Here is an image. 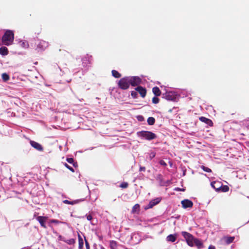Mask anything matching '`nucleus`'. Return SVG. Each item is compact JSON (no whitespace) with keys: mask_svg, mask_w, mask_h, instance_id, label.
I'll return each instance as SVG.
<instances>
[{"mask_svg":"<svg viewBox=\"0 0 249 249\" xmlns=\"http://www.w3.org/2000/svg\"><path fill=\"white\" fill-rule=\"evenodd\" d=\"M14 39V34L12 31L7 30L1 38L3 43L5 45H9L12 44Z\"/></svg>","mask_w":249,"mask_h":249,"instance_id":"obj_1","label":"nucleus"},{"mask_svg":"<svg viewBox=\"0 0 249 249\" xmlns=\"http://www.w3.org/2000/svg\"><path fill=\"white\" fill-rule=\"evenodd\" d=\"M137 135L141 137L144 138L145 139L150 141L156 138V135L148 131H142L137 133Z\"/></svg>","mask_w":249,"mask_h":249,"instance_id":"obj_2","label":"nucleus"},{"mask_svg":"<svg viewBox=\"0 0 249 249\" xmlns=\"http://www.w3.org/2000/svg\"><path fill=\"white\" fill-rule=\"evenodd\" d=\"M130 81L128 76H125L122 78L118 83L119 88L125 90L129 88L130 86Z\"/></svg>","mask_w":249,"mask_h":249,"instance_id":"obj_3","label":"nucleus"},{"mask_svg":"<svg viewBox=\"0 0 249 249\" xmlns=\"http://www.w3.org/2000/svg\"><path fill=\"white\" fill-rule=\"evenodd\" d=\"M181 234L185 239L187 244L189 246L193 247L194 246V240L195 238L193 236V235L186 231H182Z\"/></svg>","mask_w":249,"mask_h":249,"instance_id":"obj_4","label":"nucleus"},{"mask_svg":"<svg viewBox=\"0 0 249 249\" xmlns=\"http://www.w3.org/2000/svg\"><path fill=\"white\" fill-rule=\"evenodd\" d=\"M130 81V84L135 87L138 86L142 82V79L139 76H128Z\"/></svg>","mask_w":249,"mask_h":249,"instance_id":"obj_5","label":"nucleus"},{"mask_svg":"<svg viewBox=\"0 0 249 249\" xmlns=\"http://www.w3.org/2000/svg\"><path fill=\"white\" fill-rule=\"evenodd\" d=\"M163 98L168 101H175L176 99V94L173 92H166L163 94Z\"/></svg>","mask_w":249,"mask_h":249,"instance_id":"obj_6","label":"nucleus"},{"mask_svg":"<svg viewBox=\"0 0 249 249\" xmlns=\"http://www.w3.org/2000/svg\"><path fill=\"white\" fill-rule=\"evenodd\" d=\"M135 89L139 93L142 97L144 98L145 97L146 95V89L145 88L138 86Z\"/></svg>","mask_w":249,"mask_h":249,"instance_id":"obj_7","label":"nucleus"},{"mask_svg":"<svg viewBox=\"0 0 249 249\" xmlns=\"http://www.w3.org/2000/svg\"><path fill=\"white\" fill-rule=\"evenodd\" d=\"M48 217L47 216H38L36 217V220L40 223L41 227L44 228H46L45 222L48 220Z\"/></svg>","mask_w":249,"mask_h":249,"instance_id":"obj_8","label":"nucleus"},{"mask_svg":"<svg viewBox=\"0 0 249 249\" xmlns=\"http://www.w3.org/2000/svg\"><path fill=\"white\" fill-rule=\"evenodd\" d=\"M181 203L182 207L184 208H192L193 205V202L189 199L183 200L181 201Z\"/></svg>","mask_w":249,"mask_h":249,"instance_id":"obj_9","label":"nucleus"},{"mask_svg":"<svg viewBox=\"0 0 249 249\" xmlns=\"http://www.w3.org/2000/svg\"><path fill=\"white\" fill-rule=\"evenodd\" d=\"M48 45V43L44 40H40L37 44V48L39 50H44Z\"/></svg>","mask_w":249,"mask_h":249,"instance_id":"obj_10","label":"nucleus"},{"mask_svg":"<svg viewBox=\"0 0 249 249\" xmlns=\"http://www.w3.org/2000/svg\"><path fill=\"white\" fill-rule=\"evenodd\" d=\"M30 143L31 145H32V146H33L36 149L39 151H42L43 150V147L39 143H38L36 142L33 141H31Z\"/></svg>","mask_w":249,"mask_h":249,"instance_id":"obj_11","label":"nucleus"},{"mask_svg":"<svg viewBox=\"0 0 249 249\" xmlns=\"http://www.w3.org/2000/svg\"><path fill=\"white\" fill-rule=\"evenodd\" d=\"M161 200V199L160 197H158V198H156L155 199L152 200L148 204L147 208V209L152 208L153 207H154L156 205L159 204Z\"/></svg>","mask_w":249,"mask_h":249,"instance_id":"obj_12","label":"nucleus"},{"mask_svg":"<svg viewBox=\"0 0 249 249\" xmlns=\"http://www.w3.org/2000/svg\"><path fill=\"white\" fill-rule=\"evenodd\" d=\"M199 120L202 122L205 123L208 125L212 126L213 125V123L212 121L208 118H207L205 117L201 116L199 118Z\"/></svg>","mask_w":249,"mask_h":249,"instance_id":"obj_13","label":"nucleus"},{"mask_svg":"<svg viewBox=\"0 0 249 249\" xmlns=\"http://www.w3.org/2000/svg\"><path fill=\"white\" fill-rule=\"evenodd\" d=\"M215 182H212L211 185L213 186V187L217 190H219V189H220L222 191V192H227L229 190V187L227 185L221 186L220 187L216 188L215 187V186H214V184H215Z\"/></svg>","mask_w":249,"mask_h":249,"instance_id":"obj_14","label":"nucleus"},{"mask_svg":"<svg viewBox=\"0 0 249 249\" xmlns=\"http://www.w3.org/2000/svg\"><path fill=\"white\" fill-rule=\"evenodd\" d=\"M234 236H225L223 238V240L227 244H230L233 242L234 240Z\"/></svg>","mask_w":249,"mask_h":249,"instance_id":"obj_15","label":"nucleus"},{"mask_svg":"<svg viewBox=\"0 0 249 249\" xmlns=\"http://www.w3.org/2000/svg\"><path fill=\"white\" fill-rule=\"evenodd\" d=\"M79 249H83L84 241L79 234H78Z\"/></svg>","mask_w":249,"mask_h":249,"instance_id":"obj_16","label":"nucleus"},{"mask_svg":"<svg viewBox=\"0 0 249 249\" xmlns=\"http://www.w3.org/2000/svg\"><path fill=\"white\" fill-rule=\"evenodd\" d=\"M152 92L156 96H159L161 94V91L158 87H154L153 88Z\"/></svg>","mask_w":249,"mask_h":249,"instance_id":"obj_17","label":"nucleus"},{"mask_svg":"<svg viewBox=\"0 0 249 249\" xmlns=\"http://www.w3.org/2000/svg\"><path fill=\"white\" fill-rule=\"evenodd\" d=\"M80 201H81L80 200L77 199L73 201H69L68 200H63V202L65 204H70V205H74L78 203Z\"/></svg>","mask_w":249,"mask_h":249,"instance_id":"obj_18","label":"nucleus"},{"mask_svg":"<svg viewBox=\"0 0 249 249\" xmlns=\"http://www.w3.org/2000/svg\"><path fill=\"white\" fill-rule=\"evenodd\" d=\"M194 245L197 246L198 249H201L203 247V243L198 239L196 238L194 240Z\"/></svg>","mask_w":249,"mask_h":249,"instance_id":"obj_19","label":"nucleus"},{"mask_svg":"<svg viewBox=\"0 0 249 249\" xmlns=\"http://www.w3.org/2000/svg\"><path fill=\"white\" fill-rule=\"evenodd\" d=\"M177 239V235L176 234H170L167 237L168 241L174 242Z\"/></svg>","mask_w":249,"mask_h":249,"instance_id":"obj_20","label":"nucleus"},{"mask_svg":"<svg viewBox=\"0 0 249 249\" xmlns=\"http://www.w3.org/2000/svg\"><path fill=\"white\" fill-rule=\"evenodd\" d=\"M8 51L6 47H1L0 48V54L2 55L8 54Z\"/></svg>","mask_w":249,"mask_h":249,"instance_id":"obj_21","label":"nucleus"},{"mask_svg":"<svg viewBox=\"0 0 249 249\" xmlns=\"http://www.w3.org/2000/svg\"><path fill=\"white\" fill-rule=\"evenodd\" d=\"M118 244L116 241L114 240L110 241L109 247L110 249H117Z\"/></svg>","mask_w":249,"mask_h":249,"instance_id":"obj_22","label":"nucleus"},{"mask_svg":"<svg viewBox=\"0 0 249 249\" xmlns=\"http://www.w3.org/2000/svg\"><path fill=\"white\" fill-rule=\"evenodd\" d=\"M112 75L113 77L116 78H119L121 77V74L116 70H112L111 71Z\"/></svg>","mask_w":249,"mask_h":249,"instance_id":"obj_23","label":"nucleus"},{"mask_svg":"<svg viewBox=\"0 0 249 249\" xmlns=\"http://www.w3.org/2000/svg\"><path fill=\"white\" fill-rule=\"evenodd\" d=\"M62 241L65 242V243H67L69 245H72L75 243V240L73 239H62Z\"/></svg>","mask_w":249,"mask_h":249,"instance_id":"obj_24","label":"nucleus"},{"mask_svg":"<svg viewBox=\"0 0 249 249\" xmlns=\"http://www.w3.org/2000/svg\"><path fill=\"white\" fill-rule=\"evenodd\" d=\"M155 123V119L154 117H150L147 119V123L149 125H153Z\"/></svg>","mask_w":249,"mask_h":249,"instance_id":"obj_25","label":"nucleus"},{"mask_svg":"<svg viewBox=\"0 0 249 249\" xmlns=\"http://www.w3.org/2000/svg\"><path fill=\"white\" fill-rule=\"evenodd\" d=\"M2 78L4 81H7L9 79L10 77L6 73H3L2 74Z\"/></svg>","mask_w":249,"mask_h":249,"instance_id":"obj_26","label":"nucleus"},{"mask_svg":"<svg viewBox=\"0 0 249 249\" xmlns=\"http://www.w3.org/2000/svg\"><path fill=\"white\" fill-rule=\"evenodd\" d=\"M140 209V205L138 204H135L132 208V212L134 213L136 212L137 210H139Z\"/></svg>","mask_w":249,"mask_h":249,"instance_id":"obj_27","label":"nucleus"},{"mask_svg":"<svg viewBox=\"0 0 249 249\" xmlns=\"http://www.w3.org/2000/svg\"><path fill=\"white\" fill-rule=\"evenodd\" d=\"M201 169H203V170L205 172H208V173H210L212 172V170L210 168L207 167H206L204 165H202L201 166Z\"/></svg>","mask_w":249,"mask_h":249,"instance_id":"obj_28","label":"nucleus"},{"mask_svg":"<svg viewBox=\"0 0 249 249\" xmlns=\"http://www.w3.org/2000/svg\"><path fill=\"white\" fill-rule=\"evenodd\" d=\"M128 184L126 182H123L120 185V187L122 188H126L128 187Z\"/></svg>","mask_w":249,"mask_h":249,"instance_id":"obj_29","label":"nucleus"},{"mask_svg":"<svg viewBox=\"0 0 249 249\" xmlns=\"http://www.w3.org/2000/svg\"><path fill=\"white\" fill-rule=\"evenodd\" d=\"M131 95L134 99H136L138 97L137 92L135 91H132L131 92Z\"/></svg>","mask_w":249,"mask_h":249,"instance_id":"obj_30","label":"nucleus"},{"mask_svg":"<svg viewBox=\"0 0 249 249\" xmlns=\"http://www.w3.org/2000/svg\"><path fill=\"white\" fill-rule=\"evenodd\" d=\"M160 101V99L157 97H154L152 98V103L153 104H156L159 103Z\"/></svg>","mask_w":249,"mask_h":249,"instance_id":"obj_31","label":"nucleus"},{"mask_svg":"<svg viewBox=\"0 0 249 249\" xmlns=\"http://www.w3.org/2000/svg\"><path fill=\"white\" fill-rule=\"evenodd\" d=\"M64 165L65 166L68 168V169H69L70 171H71L72 172H74V170L73 169V168H72L70 166H69L67 163H65L64 164Z\"/></svg>","mask_w":249,"mask_h":249,"instance_id":"obj_32","label":"nucleus"},{"mask_svg":"<svg viewBox=\"0 0 249 249\" xmlns=\"http://www.w3.org/2000/svg\"><path fill=\"white\" fill-rule=\"evenodd\" d=\"M84 240H85V245H86V248L87 249H90V246H89V242H88L87 239H86V237L85 236H84Z\"/></svg>","mask_w":249,"mask_h":249,"instance_id":"obj_33","label":"nucleus"},{"mask_svg":"<svg viewBox=\"0 0 249 249\" xmlns=\"http://www.w3.org/2000/svg\"><path fill=\"white\" fill-rule=\"evenodd\" d=\"M50 222L51 223H55V224H59V223H61V221H60L58 220H56V219H51L50 220Z\"/></svg>","mask_w":249,"mask_h":249,"instance_id":"obj_34","label":"nucleus"},{"mask_svg":"<svg viewBox=\"0 0 249 249\" xmlns=\"http://www.w3.org/2000/svg\"><path fill=\"white\" fill-rule=\"evenodd\" d=\"M66 160L71 164H72L74 162V160L72 158H67Z\"/></svg>","mask_w":249,"mask_h":249,"instance_id":"obj_35","label":"nucleus"},{"mask_svg":"<svg viewBox=\"0 0 249 249\" xmlns=\"http://www.w3.org/2000/svg\"><path fill=\"white\" fill-rule=\"evenodd\" d=\"M86 216L87 217V219L88 220L90 221L92 219V216L89 214H86Z\"/></svg>","mask_w":249,"mask_h":249,"instance_id":"obj_36","label":"nucleus"},{"mask_svg":"<svg viewBox=\"0 0 249 249\" xmlns=\"http://www.w3.org/2000/svg\"><path fill=\"white\" fill-rule=\"evenodd\" d=\"M145 169H145V167H142V166H141V167H140V168L139 171H141H141H143V172H144V171H145Z\"/></svg>","mask_w":249,"mask_h":249,"instance_id":"obj_37","label":"nucleus"},{"mask_svg":"<svg viewBox=\"0 0 249 249\" xmlns=\"http://www.w3.org/2000/svg\"><path fill=\"white\" fill-rule=\"evenodd\" d=\"M160 163L161 165H166V163H165V162L163 160H161L160 161Z\"/></svg>","mask_w":249,"mask_h":249,"instance_id":"obj_38","label":"nucleus"},{"mask_svg":"<svg viewBox=\"0 0 249 249\" xmlns=\"http://www.w3.org/2000/svg\"><path fill=\"white\" fill-rule=\"evenodd\" d=\"M175 190H176V191H184V189H180L179 188H176L175 189Z\"/></svg>","mask_w":249,"mask_h":249,"instance_id":"obj_39","label":"nucleus"},{"mask_svg":"<svg viewBox=\"0 0 249 249\" xmlns=\"http://www.w3.org/2000/svg\"><path fill=\"white\" fill-rule=\"evenodd\" d=\"M208 249H215V247L214 246L210 245Z\"/></svg>","mask_w":249,"mask_h":249,"instance_id":"obj_40","label":"nucleus"},{"mask_svg":"<svg viewBox=\"0 0 249 249\" xmlns=\"http://www.w3.org/2000/svg\"><path fill=\"white\" fill-rule=\"evenodd\" d=\"M72 165H73V166L74 167H77V166H78V164H77V162H74L72 163Z\"/></svg>","mask_w":249,"mask_h":249,"instance_id":"obj_41","label":"nucleus"},{"mask_svg":"<svg viewBox=\"0 0 249 249\" xmlns=\"http://www.w3.org/2000/svg\"><path fill=\"white\" fill-rule=\"evenodd\" d=\"M155 154L152 153V154H151V155H150V158H151V159H152L153 158H154V157H155Z\"/></svg>","mask_w":249,"mask_h":249,"instance_id":"obj_42","label":"nucleus"},{"mask_svg":"<svg viewBox=\"0 0 249 249\" xmlns=\"http://www.w3.org/2000/svg\"><path fill=\"white\" fill-rule=\"evenodd\" d=\"M142 119H143V117H142V116H139V117H138V120H139V121H142Z\"/></svg>","mask_w":249,"mask_h":249,"instance_id":"obj_43","label":"nucleus"},{"mask_svg":"<svg viewBox=\"0 0 249 249\" xmlns=\"http://www.w3.org/2000/svg\"><path fill=\"white\" fill-rule=\"evenodd\" d=\"M59 239H60L61 240H62V239H65V237H62V236H61V235L59 236Z\"/></svg>","mask_w":249,"mask_h":249,"instance_id":"obj_44","label":"nucleus"},{"mask_svg":"<svg viewBox=\"0 0 249 249\" xmlns=\"http://www.w3.org/2000/svg\"><path fill=\"white\" fill-rule=\"evenodd\" d=\"M40 32H41V30L39 31L36 33V34H37V35H39V34L40 33Z\"/></svg>","mask_w":249,"mask_h":249,"instance_id":"obj_45","label":"nucleus"},{"mask_svg":"<svg viewBox=\"0 0 249 249\" xmlns=\"http://www.w3.org/2000/svg\"><path fill=\"white\" fill-rule=\"evenodd\" d=\"M101 249H105V248H104V247H102L101 248Z\"/></svg>","mask_w":249,"mask_h":249,"instance_id":"obj_46","label":"nucleus"},{"mask_svg":"<svg viewBox=\"0 0 249 249\" xmlns=\"http://www.w3.org/2000/svg\"><path fill=\"white\" fill-rule=\"evenodd\" d=\"M249 121L248 120H246L245 121Z\"/></svg>","mask_w":249,"mask_h":249,"instance_id":"obj_47","label":"nucleus"},{"mask_svg":"<svg viewBox=\"0 0 249 249\" xmlns=\"http://www.w3.org/2000/svg\"><path fill=\"white\" fill-rule=\"evenodd\" d=\"M125 249H127V248H126Z\"/></svg>","mask_w":249,"mask_h":249,"instance_id":"obj_48","label":"nucleus"}]
</instances>
